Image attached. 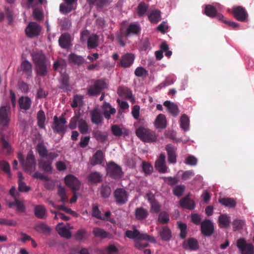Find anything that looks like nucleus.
I'll return each instance as SVG.
<instances>
[{
	"mask_svg": "<svg viewBox=\"0 0 254 254\" xmlns=\"http://www.w3.org/2000/svg\"><path fill=\"white\" fill-rule=\"evenodd\" d=\"M32 59L35 66V71L38 75L46 76L51 67V62L42 52L33 54Z\"/></svg>",
	"mask_w": 254,
	"mask_h": 254,
	"instance_id": "1",
	"label": "nucleus"
},
{
	"mask_svg": "<svg viewBox=\"0 0 254 254\" xmlns=\"http://www.w3.org/2000/svg\"><path fill=\"white\" fill-rule=\"evenodd\" d=\"M107 87L108 84L104 79H98L95 81L93 85L87 88V94L90 96H98Z\"/></svg>",
	"mask_w": 254,
	"mask_h": 254,
	"instance_id": "2",
	"label": "nucleus"
},
{
	"mask_svg": "<svg viewBox=\"0 0 254 254\" xmlns=\"http://www.w3.org/2000/svg\"><path fill=\"white\" fill-rule=\"evenodd\" d=\"M135 133L137 136L144 142H152L157 139L154 131L143 127L137 128Z\"/></svg>",
	"mask_w": 254,
	"mask_h": 254,
	"instance_id": "3",
	"label": "nucleus"
},
{
	"mask_svg": "<svg viewBox=\"0 0 254 254\" xmlns=\"http://www.w3.org/2000/svg\"><path fill=\"white\" fill-rule=\"evenodd\" d=\"M126 236L131 239L144 240L152 243H155L154 237L147 234L140 233L136 229L133 231L127 230L125 233Z\"/></svg>",
	"mask_w": 254,
	"mask_h": 254,
	"instance_id": "4",
	"label": "nucleus"
},
{
	"mask_svg": "<svg viewBox=\"0 0 254 254\" xmlns=\"http://www.w3.org/2000/svg\"><path fill=\"white\" fill-rule=\"evenodd\" d=\"M107 172L111 178L115 180H119L123 176L122 168L114 162L107 164Z\"/></svg>",
	"mask_w": 254,
	"mask_h": 254,
	"instance_id": "5",
	"label": "nucleus"
},
{
	"mask_svg": "<svg viewBox=\"0 0 254 254\" xmlns=\"http://www.w3.org/2000/svg\"><path fill=\"white\" fill-rule=\"evenodd\" d=\"M66 121L65 119L62 116L58 118L55 116L54 118V123L52 128L54 132L57 133H61L62 136L65 133L66 130L65 124Z\"/></svg>",
	"mask_w": 254,
	"mask_h": 254,
	"instance_id": "6",
	"label": "nucleus"
},
{
	"mask_svg": "<svg viewBox=\"0 0 254 254\" xmlns=\"http://www.w3.org/2000/svg\"><path fill=\"white\" fill-rule=\"evenodd\" d=\"M87 38V47L89 49H94L98 45V37L96 34H92L88 36L87 31H84L81 33V40L85 41Z\"/></svg>",
	"mask_w": 254,
	"mask_h": 254,
	"instance_id": "7",
	"label": "nucleus"
},
{
	"mask_svg": "<svg viewBox=\"0 0 254 254\" xmlns=\"http://www.w3.org/2000/svg\"><path fill=\"white\" fill-rule=\"evenodd\" d=\"M36 151L40 157L54 159L58 157V153L53 152H49L47 147L43 143H39L36 147Z\"/></svg>",
	"mask_w": 254,
	"mask_h": 254,
	"instance_id": "8",
	"label": "nucleus"
},
{
	"mask_svg": "<svg viewBox=\"0 0 254 254\" xmlns=\"http://www.w3.org/2000/svg\"><path fill=\"white\" fill-rule=\"evenodd\" d=\"M115 201L119 205H123L128 200V194L124 189L118 188L114 192Z\"/></svg>",
	"mask_w": 254,
	"mask_h": 254,
	"instance_id": "9",
	"label": "nucleus"
},
{
	"mask_svg": "<svg viewBox=\"0 0 254 254\" xmlns=\"http://www.w3.org/2000/svg\"><path fill=\"white\" fill-rule=\"evenodd\" d=\"M41 30V26L36 22H30L25 29L26 36L30 38L38 36Z\"/></svg>",
	"mask_w": 254,
	"mask_h": 254,
	"instance_id": "10",
	"label": "nucleus"
},
{
	"mask_svg": "<svg viewBox=\"0 0 254 254\" xmlns=\"http://www.w3.org/2000/svg\"><path fill=\"white\" fill-rule=\"evenodd\" d=\"M237 246L241 251L242 254H253L254 253L253 244H247L244 238H240L237 240Z\"/></svg>",
	"mask_w": 254,
	"mask_h": 254,
	"instance_id": "11",
	"label": "nucleus"
},
{
	"mask_svg": "<svg viewBox=\"0 0 254 254\" xmlns=\"http://www.w3.org/2000/svg\"><path fill=\"white\" fill-rule=\"evenodd\" d=\"M10 107L9 106H2L0 108V125L5 127L8 125L10 117Z\"/></svg>",
	"mask_w": 254,
	"mask_h": 254,
	"instance_id": "12",
	"label": "nucleus"
},
{
	"mask_svg": "<svg viewBox=\"0 0 254 254\" xmlns=\"http://www.w3.org/2000/svg\"><path fill=\"white\" fill-rule=\"evenodd\" d=\"M165 159V154L161 153L155 162V167L160 173H166L168 172V167L166 164Z\"/></svg>",
	"mask_w": 254,
	"mask_h": 254,
	"instance_id": "13",
	"label": "nucleus"
},
{
	"mask_svg": "<svg viewBox=\"0 0 254 254\" xmlns=\"http://www.w3.org/2000/svg\"><path fill=\"white\" fill-rule=\"evenodd\" d=\"M64 182L66 185L70 188L72 191H76L80 188V182L73 175L69 174L66 176L64 178Z\"/></svg>",
	"mask_w": 254,
	"mask_h": 254,
	"instance_id": "14",
	"label": "nucleus"
},
{
	"mask_svg": "<svg viewBox=\"0 0 254 254\" xmlns=\"http://www.w3.org/2000/svg\"><path fill=\"white\" fill-rule=\"evenodd\" d=\"M135 56L131 53H126L123 55L119 62V65L124 68H128L133 64Z\"/></svg>",
	"mask_w": 254,
	"mask_h": 254,
	"instance_id": "15",
	"label": "nucleus"
},
{
	"mask_svg": "<svg viewBox=\"0 0 254 254\" xmlns=\"http://www.w3.org/2000/svg\"><path fill=\"white\" fill-rule=\"evenodd\" d=\"M232 13L237 20L241 22L245 21L248 15L245 8L241 6L233 7Z\"/></svg>",
	"mask_w": 254,
	"mask_h": 254,
	"instance_id": "16",
	"label": "nucleus"
},
{
	"mask_svg": "<svg viewBox=\"0 0 254 254\" xmlns=\"http://www.w3.org/2000/svg\"><path fill=\"white\" fill-rule=\"evenodd\" d=\"M201 231L202 234L206 236H210L212 234L214 227L210 220L205 219L201 223Z\"/></svg>",
	"mask_w": 254,
	"mask_h": 254,
	"instance_id": "17",
	"label": "nucleus"
},
{
	"mask_svg": "<svg viewBox=\"0 0 254 254\" xmlns=\"http://www.w3.org/2000/svg\"><path fill=\"white\" fill-rule=\"evenodd\" d=\"M91 121L93 124H101L103 121L102 114L98 108H94L90 112Z\"/></svg>",
	"mask_w": 254,
	"mask_h": 254,
	"instance_id": "18",
	"label": "nucleus"
},
{
	"mask_svg": "<svg viewBox=\"0 0 254 254\" xmlns=\"http://www.w3.org/2000/svg\"><path fill=\"white\" fill-rule=\"evenodd\" d=\"M48 160L44 159H40L38 160V166L40 169L46 173H52L53 167L52 166V162L54 159L48 158Z\"/></svg>",
	"mask_w": 254,
	"mask_h": 254,
	"instance_id": "19",
	"label": "nucleus"
},
{
	"mask_svg": "<svg viewBox=\"0 0 254 254\" xmlns=\"http://www.w3.org/2000/svg\"><path fill=\"white\" fill-rule=\"evenodd\" d=\"M148 200L150 204V211L154 213H158L161 209V205L153 195L147 194Z\"/></svg>",
	"mask_w": 254,
	"mask_h": 254,
	"instance_id": "20",
	"label": "nucleus"
},
{
	"mask_svg": "<svg viewBox=\"0 0 254 254\" xmlns=\"http://www.w3.org/2000/svg\"><path fill=\"white\" fill-rule=\"evenodd\" d=\"M25 169L30 173H32L36 169L35 159L33 154H28L27 155Z\"/></svg>",
	"mask_w": 254,
	"mask_h": 254,
	"instance_id": "21",
	"label": "nucleus"
},
{
	"mask_svg": "<svg viewBox=\"0 0 254 254\" xmlns=\"http://www.w3.org/2000/svg\"><path fill=\"white\" fill-rule=\"evenodd\" d=\"M180 205L189 210H193L195 207V203L193 200L190 198L189 194L180 200Z\"/></svg>",
	"mask_w": 254,
	"mask_h": 254,
	"instance_id": "22",
	"label": "nucleus"
},
{
	"mask_svg": "<svg viewBox=\"0 0 254 254\" xmlns=\"http://www.w3.org/2000/svg\"><path fill=\"white\" fill-rule=\"evenodd\" d=\"M20 70L22 71L27 78L32 77V64L27 60L23 61L20 65Z\"/></svg>",
	"mask_w": 254,
	"mask_h": 254,
	"instance_id": "23",
	"label": "nucleus"
},
{
	"mask_svg": "<svg viewBox=\"0 0 254 254\" xmlns=\"http://www.w3.org/2000/svg\"><path fill=\"white\" fill-rule=\"evenodd\" d=\"M102 109L103 111V115L107 120L110 119L111 115L115 114L116 112L115 108H113L109 103L106 102H105L102 105Z\"/></svg>",
	"mask_w": 254,
	"mask_h": 254,
	"instance_id": "24",
	"label": "nucleus"
},
{
	"mask_svg": "<svg viewBox=\"0 0 254 254\" xmlns=\"http://www.w3.org/2000/svg\"><path fill=\"white\" fill-rule=\"evenodd\" d=\"M116 39L118 41L119 44L122 47H125L126 44L124 39V38L127 39L128 37L126 29L124 27H121L120 28V30L116 33Z\"/></svg>",
	"mask_w": 254,
	"mask_h": 254,
	"instance_id": "25",
	"label": "nucleus"
},
{
	"mask_svg": "<svg viewBox=\"0 0 254 254\" xmlns=\"http://www.w3.org/2000/svg\"><path fill=\"white\" fill-rule=\"evenodd\" d=\"M65 3H62L60 6V10L63 14H66L70 12L73 7L72 4L77 1V0H64Z\"/></svg>",
	"mask_w": 254,
	"mask_h": 254,
	"instance_id": "26",
	"label": "nucleus"
},
{
	"mask_svg": "<svg viewBox=\"0 0 254 254\" xmlns=\"http://www.w3.org/2000/svg\"><path fill=\"white\" fill-rule=\"evenodd\" d=\"M148 17L151 23L157 24L161 19V11L158 9L151 10L148 14Z\"/></svg>",
	"mask_w": 254,
	"mask_h": 254,
	"instance_id": "27",
	"label": "nucleus"
},
{
	"mask_svg": "<svg viewBox=\"0 0 254 254\" xmlns=\"http://www.w3.org/2000/svg\"><path fill=\"white\" fill-rule=\"evenodd\" d=\"M104 155L101 150H97L92 156L90 160L91 165L95 166L102 164L103 162Z\"/></svg>",
	"mask_w": 254,
	"mask_h": 254,
	"instance_id": "28",
	"label": "nucleus"
},
{
	"mask_svg": "<svg viewBox=\"0 0 254 254\" xmlns=\"http://www.w3.org/2000/svg\"><path fill=\"white\" fill-rule=\"evenodd\" d=\"M59 45L64 49L68 48L70 46V36L68 33H63L59 39Z\"/></svg>",
	"mask_w": 254,
	"mask_h": 254,
	"instance_id": "29",
	"label": "nucleus"
},
{
	"mask_svg": "<svg viewBox=\"0 0 254 254\" xmlns=\"http://www.w3.org/2000/svg\"><path fill=\"white\" fill-rule=\"evenodd\" d=\"M161 239L163 241H169L172 237V232L167 226H163L159 232Z\"/></svg>",
	"mask_w": 254,
	"mask_h": 254,
	"instance_id": "30",
	"label": "nucleus"
},
{
	"mask_svg": "<svg viewBox=\"0 0 254 254\" xmlns=\"http://www.w3.org/2000/svg\"><path fill=\"white\" fill-rule=\"evenodd\" d=\"M154 125L158 129H164L167 127V120L164 115L160 114L157 116Z\"/></svg>",
	"mask_w": 254,
	"mask_h": 254,
	"instance_id": "31",
	"label": "nucleus"
},
{
	"mask_svg": "<svg viewBox=\"0 0 254 254\" xmlns=\"http://www.w3.org/2000/svg\"><path fill=\"white\" fill-rule=\"evenodd\" d=\"M166 150L168 154V160L170 163H176V153L175 148L171 145L168 144L166 147Z\"/></svg>",
	"mask_w": 254,
	"mask_h": 254,
	"instance_id": "32",
	"label": "nucleus"
},
{
	"mask_svg": "<svg viewBox=\"0 0 254 254\" xmlns=\"http://www.w3.org/2000/svg\"><path fill=\"white\" fill-rule=\"evenodd\" d=\"M164 105L168 109L173 116L177 117L178 115L179 110L176 104L171 103L170 101H166L164 103Z\"/></svg>",
	"mask_w": 254,
	"mask_h": 254,
	"instance_id": "33",
	"label": "nucleus"
},
{
	"mask_svg": "<svg viewBox=\"0 0 254 254\" xmlns=\"http://www.w3.org/2000/svg\"><path fill=\"white\" fill-rule=\"evenodd\" d=\"M34 214L39 219H44L46 216V209L42 205H37L34 207Z\"/></svg>",
	"mask_w": 254,
	"mask_h": 254,
	"instance_id": "34",
	"label": "nucleus"
},
{
	"mask_svg": "<svg viewBox=\"0 0 254 254\" xmlns=\"http://www.w3.org/2000/svg\"><path fill=\"white\" fill-rule=\"evenodd\" d=\"M135 216L138 220L145 219L148 216V210L142 207H137L135 211Z\"/></svg>",
	"mask_w": 254,
	"mask_h": 254,
	"instance_id": "35",
	"label": "nucleus"
},
{
	"mask_svg": "<svg viewBox=\"0 0 254 254\" xmlns=\"http://www.w3.org/2000/svg\"><path fill=\"white\" fill-rule=\"evenodd\" d=\"M69 62L77 65H81L85 62L84 58L79 55H77L74 53H71L68 56Z\"/></svg>",
	"mask_w": 254,
	"mask_h": 254,
	"instance_id": "36",
	"label": "nucleus"
},
{
	"mask_svg": "<svg viewBox=\"0 0 254 254\" xmlns=\"http://www.w3.org/2000/svg\"><path fill=\"white\" fill-rule=\"evenodd\" d=\"M218 201L222 205L230 208H234L236 206V201L233 198L230 197L220 198Z\"/></svg>",
	"mask_w": 254,
	"mask_h": 254,
	"instance_id": "37",
	"label": "nucleus"
},
{
	"mask_svg": "<svg viewBox=\"0 0 254 254\" xmlns=\"http://www.w3.org/2000/svg\"><path fill=\"white\" fill-rule=\"evenodd\" d=\"M18 103L21 109L28 110L31 105V100L28 97H21L19 99Z\"/></svg>",
	"mask_w": 254,
	"mask_h": 254,
	"instance_id": "38",
	"label": "nucleus"
},
{
	"mask_svg": "<svg viewBox=\"0 0 254 254\" xmlns=\"http://www.w3.org/2000/svg\"><path fill=\"white\" fill-rule=\"evenodd\" d=\"M185 249L189 248L190 250H196L198 248V244L197 240L194 238H189L184 243Z\"/></svg>",
	"mask_w": 254,
	"mask_h": 254,
	"instance_id": "39",
	"label": "nucleus"
},
{
	"mask_svg": "<svg viewBox=\"0 0 254 254\" xmlns=\"http://www.w3.org/2000/svg\"><path fill=\"white\" fill-rule=\"evenodd\" d=\"M63 224V223H59L56 227L57 230L59 234L62 237L69 239L71 236V233L66 227H62L61 225Z\"/></svg>",
	"mask_w": 254,
	"mask_h": 254,
	"instance_id": "40",
	"label": "nucleus"
},
{
	"mask_svg": "<svg viewBox=\"0 0 254 254\" xmlns=\"http://www.w3.org/2000/svg\"><path fill=\"white\" fill-rule=\"evenodd\" d=\"M94 137L98 141L104 143L108 139V134L106 132H102L99 130L93 132Z\"/></svg>",
	"mask_w": 254,
	"mask_h": 254,
	"instance_id": "41",
	"label": "nucleus"
},
{
	"mask_svg": "<svg viewBox=\"0 0 254 254\" xmlns=\"http://www.w3.org/2000/svg\"><path fill=\"white\" fill-rule=\"evenodd\" d=\"M36 231L48 235L51 231V229L46 224L41 222L37 224L35 228Z\"/></svg>",
	"mask_w": 254,
	"mask_h": 254,
	"instance_id": "42",
	"label": "nucleus"
},
{
	"mask_svg": "<svg viewBox=\"0 0 254 254\" xmlns=\"http://www.w3.org/2000/svg\"><path fill=\"white\" fill-rule=\"evenodd\" d=\"M218 221L220 227L227 228L229 226L230 218L227 215L223 214L219 216Z\"/></svg>",
	"mask_w": 254,
	"mask_h": 254,
	"instance_id": "43",
	"label": "nucleus"
},
{
	"mask_svg": "<svg viewBox=\"0 0 254 254\" xmlns=\"http://www.w3.org/2000/svg\"><path fill=\"white\" fill-rule=\"evenodd\" d=\"M217 10L214 6L210 4L205 5L204 14L208 17H214L217 14Z\"/></svg>",
	"mask_w": 254,
	"mask_h": 254,
	"instance_id": "44",
	"label": "nucleus"
},
{
	"mask_svg": "<svg viewBox=\"0 0 254 254\" xmlns=\"http://www.w3.org/2000/svg\"><path fill=\"white\" fill-rule=\"evenodd\" d=\"M190 120L188 117L185 115H183L180 119L181 127L185 131H188L189 128Z\"/></svg>",
	"mask_w": 254,
	"mask_h": 254,
	"instance_id": "45",
	"label": "nucleus"
},
{
	"mask_svg": "<svg viewBox=\"0 0 254 254\" xmlns=\"http://www.w3.org/2000/svg\"><path fill=\"white\" fill-rule=\"evenodd\" d=\"M88 179L92 183H99L102 181V176L97 172H92L89 175Z\"/></svg>",
	"mask_w": 254,
	"mask_h": 254,
	"instance_id": "46",
	"label": "nucleus"
},
{
	"mask_svg": "<svg viewBox=\"0 0 254 254\" xmlns=\"http://www.w3.org/2000/svg\"><path fill=\"white\" fill-rule=\"evenodd\" d=\"M148 9V5L144 2H141L137 6V13L139 17L144 16Z\"/></svg>",
	"mask_w": 254,
	"mask_h": 254,
	"instance_id": "47",
	"label": "nucleus"
},
{
	"mask_svg": "<svg viewBox=\"0 0 254 254\" xmlns=\"http://www.w3.org/2000/svg\"><path fill=\"white\" fill-rule=\"evenodd\" d=\"M93 234L95 237L101 238H107L109 235L108 232L98 227H95L93 229Z\"/></svg>",
	"mask_w": 254,
	"mask_h": 254,
	"instance_id": "48",
	"label": "nucleus"
},
{
	"mask_svg": "<svg viewBox=\"0 0 254 254\" xmlns=\"http://www.w3.org/2000/svg\"><path fill=\"white\" fill-rule=\"evenodd\" d=\"M126 30L128 36L131 34L137 35L140 32L139 26L135 24H130Z\"/></svg>",
	"mask_w": 254,
	"mask_h": 254,
	"instance_id": "49",
	"label": "nucleus"
},
{
	"mask_svg": "<svg viewBox=\"0 0 254 254\" xmlns=\"http://www.w3.org/2000/svg\"><path fill=\"white\" fill-rule=\"evenodd\" d=\"M45 115L43 110H40L37 113L38 125L41 128L45 127Z\"/></svg>",
	"mask_w": 254,
	"mask_h": 254,
	"instance_id": "50",
	"label": "nucleus"
},
{
	"mask_svg": "<svg viewBox=\"0 0 254 254\" xmlns=\"http://www.w3.org/2000/svg\"><path fill=\"white\" fill-rule=\"evenodd\" d=\"M0 167L1 169L8 175V177H11L10 167L7 162L4 160L1 161L0 162Z\"/></svg>",
	"mask_w": 254,
	"mask_h": 254,
	"instance_id": "51",
	"label": "nucleus"
},
{
	"mask_svg": "<svg viewBox=\"0 0 254 254\" xmlns=\"http://www.w3.org/2000/svg\"><path fill=\"white\" fill-rule=\"evenodd\" d=\"M78 128L80 132L82 134L86 133L88 130V126L86 122L83 119H80L78 121Z\"/></svg>",
	"mask_w": 254,
	"mask_h": 254,
	"instance_id": "52",
	"label": "nucleus"
},
{
	"mask_svg": "<svg viewBox=\"0 0 254 254\" xmlns=\"http://www.w3.org/2000/svg\"><path fill=\"white\" fill-rule=\"evenodd\" d=\"M142 169L146 175L151 174L153 170V166L149 163L145 161H143L142 163Z\"/></svg>",
	"mask_w": 254,
	"mask_h": 254,
	"instance_id": "53",
	"label": "nucleus"
},
{
	"mask_svg": "<svg viewBox=\"0 0 254 254\" xmlns=\"http://www.w3.org/2000/svg\"><path fill=\"white\" fill-rule=\"evenodd\" d=\"M170 220L168 213L165 211L160 212L158 215V221L161 224H167Z\"/></svg>",
	"mask_w": 254,
	"mask_h": 254,
	"instance_id": "54",
	"label": "nucleus"
},
{
	"mask_svg": "<svg viewBox=\"0 0 254 254\" xmlns=\"http://www.w3.org/2000/svg\"><path fill=\"white\" fill-rule=\"evenodd\" d=\"M179 228L180 230V237L182 239H185L187 236V225L181 222H177Z\"/></svg>",
	"mask_w": 254,
	"mask_h": 254,
	"instance_id": "55",
	"label": "nucleus"
},
{
	"mask_svg": "<svg viewBox=\"0 0 254 254\" xmlns=\"http://www.w3.org/2000/svg\"><path fill=\"white\" fill-rule=\"evenodd\" d=\"M185 186L183 185L176 186L173 190V194L178 197L182 196L185 191Z\"/></svg>",
	"mask_w": 254,
	"mask_h": 254,
	"instance_id": "56",
	"label": "nucleus"
},
{
	"mask_svg": "<svg viewBox=\"0 0 254 254\" xmlns=\"http://www.w3.org/2000/svg\"><path fill=\"white\" fill-rule=\"evenodd\" d=\"M58 195L61 198V201L63 203H65L68 201V198L66 196L65 189L62 187H59L58 188Z\"/></svg>",
	"mask_w": 254,
	"mask_h": 254,
	"instance_id": "57",
	"label": "nucleus"
},
{
	"mask_svg": "<svg viewBox=\"0 0 254 254\" xmlns=\"http://www.w3.org/2000/svg\"><path fill=\"white\" fill-rule=\"evenodd\" d=\"M111 189L106 185H102L101 189V195L104 198H108L111 194Z\"/></svg>",
	"mask_w": 254,
	"mask_h": 254,
	"instance_id": "58",
	"label": "nucleus"
},
{
	"mask_svg": "<svg viewBox=\"0 0 254 254\" xmlns=\"http://www.w3.org/2000/svg\"><path fill=\"white\" fill-rule=\"evenodd\" d=\"M245 222L244 220L235 219L232 223L234 230L237 231L243 229Z\"/></svg>",
	"mask_w": 254,
	"mask_h": 254,
	"instance_id": "59",
	"label": "nucleus"
},
{
	"mask_svg": "<svg viewBox=\"0 0 254 254\" xmlns=\"http://www.w3.org/2000/svg\"><path fill=\"white\" fill-rule=\"evenodd\" d=\"M162 179L164 181L165 183L167 184L168 185L171 186H173L177 184L178 183L179 180L176 177H163Z\"/></svg>",
	"mask_w": 254,
	"mask_h": 254,
	"instance_id": "60",
	"label": "nucleus"
},
{
	"mask_svg": "<svg viewBox=\"0 0 254 254\" xmlns=\"http://www.w3.org/2000/svg\"><path fill=\"white\" fill-rule=\"evenodd\" d=\"M134 74L137 77L146 76L148 74V71L144 67L139 66L135 69Z\"/></svg>",
	"mask_w": 254,
	"mask_h": 254,
	"instance_id": "61",
	"label": "nucleus"
},
{
	"mask_svg": "<svg viewBox=\"0 0 254 254\" xmlns=\"http://www.w3.org/2000/svg\"><path fill=\"white\" fill-rule=\"evenodd\" d=\"M68 87V78L66 75L63 76L59 88L64 90H67Z\"/></svg>",
	"mask_w": 254,
	"mask_h": 254,
	"instance_id": "62",
	"label": "nucleus"
},
{
	"mask_svg": "<svg viewBox=\"0 0 254 254\" xmlns=\"http://www.w3.org/2000/svg\"><path fill=\"white\" fill-rule=\"evenodd\" d=\"M112 133L116 136H121L123 132L122 129L118 125H113L111 127Z\"/></svg>",
	"mask_w": 254,
	"mask_h": 254,
	"instance_id": "63",
	"label": "nucleus"
},
{
	"mask_svg": "<svg viewBox=\"0 0 254 254\" xmlns=\"http://www.w3.org/2000/svg\"><path fill=\"white\" fill-rule=\"evenodd\" d=\"M86 234V231L85 229H80L78 230L75 235L76 240L78 241H82L85 238Z\"/></svg>",
	"mask_w": 254,
	"mask_h": 254,
	"instance_id": "64",
	"label": "nucleus"
}]
</instances>
